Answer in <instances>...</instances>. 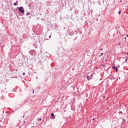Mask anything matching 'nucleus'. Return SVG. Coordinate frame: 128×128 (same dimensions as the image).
Segmentation results:
<instances>
[{
    "instance_id": "obj_4",
    "label": "nucleus",
    "mask_w": 128,
    "mask_h": 128,
    "mask_svg": "<svg viewBox=\"0 0 128 128\" xmlns=\"http://www.w3.org/2000/svg\"><path fill=\"white\" fill-rule=\"evenodd\" d=\"M30 54H34V50H31L29 52Z\"/></svg>"
},
{
    "instance_id": "obj_9",
    "label": "nucleus",
    "mask_w": 128,
    "mask_h": 128,
    "mask_svg": "<svg viewBox=\"0 0 128 128\" xmlns=\"http://www.w3.org/2000/svg\"><path fill=\"white\" fill-rule=\"evenodd\" d=\"M122 122H124V118H122Z\"/></svg>"
},
{
    "instance_id": "obj_27",
    "label": "nucleus",
    "mask_w": 128,
    "mask_h": 128,
    "mask_svg": "<svg viewBox=\"0 0 128 128\" xmlns=\"http://www.w3.org/2000/svg\"><path fill=\"white\" fill-rule=\"evenodd\" d=\"M120 2H122V0H120Z\"/></svg>"
},
{
    "instance_id": "obj_6",
    "label": "nucleus",
    "mask_w": 128,
    "mask_h": 128,
    "mask_svg": "<svg viewBox=\"0 0 128 128\" xmlns=\"http://www.w3.org/2000/svg\"><path fill=\"white\" fill-rule=\"evenodd\" d=\"M51 116H52V118L54 120V114H52Z\"/></svg>"
},
{
    "instance_id": "obj_12",
    "label": "nucleus",
    "mask_w": 128,
    "mask_h": 128,
    "mask_svg": "<svg viewBox=\"0 0 128 128\" xmlns=\"http://www.w3.org/2000/svg\"><path fill=\"white\" fill-rule=\"evenodd\" d=\"M72 34H74V33H72V34L70 33V36H72Z\"/></svg>"
},
{
    "instance_id": "obj_11",
    "label": "nucleus",
    "mask_w": 128,
    "mask_h": 128,
    "mask_svg": "<svg viewBox=\"0 0 128 128\" xmlns=\"http://www.w3.org/2000/svg\"><path fill=\"white\" fill-rule=\"evenodd\" d=\"M118 12L119 14H120L122 12L121 11H119Z\"/></svg>"
},
{
    "instance_id": "obj_13",
    "label": "nucleus",
    "mask_w": 128,
    "mask_h": 128,
    "mask_svg": "<svg viewBox=\"0 0 128 128\" xmlns=\"http://www.w3.org/2000/svg\"><path fill=\"white\" fill-rule=\"evenodd\" d=\"M22 74H23V76H24V74H26V73L25 72H23Z\"/></svg>"
},
{
    "instance_id": "obj_22",
    "label": "nucleus",
    "mask_w": 128,
    "mask_h": 128,
    "mask_svg": "<svg viewBox=\"0 0 128 128\" xmlns=\"http://www.w3.org/2000/svg\"><path fill=\"white\" fill-rule=\"evenodd\" d=\"M124 40H126V38H124Z\"/></svg>"
},
{
    "instance_id": "obj_17",
    "label": "nucleus",
    "mask_w": 128,
    "mask_h": 128,
    "mask_svg": "<svg viewBox=\"0 0 128 128\" xmlns=\"http://www.w3.org/2000/svg\"><path fill=\"white\" fill-rule=\"evenodd\" d=\"M121 44L120 43H119L118 44V46H120Z\"/></svg>"
},
{
    "instance_id": "obj_16",
    "label": "nucleus",
    "mask_w": 128,
    "mask_h": 128,
    "mask_svg": "<svg viewBox=\"0 0 128 128\" xmlns=\"http://www.w3.org/2000/svg\"><path fill=\"white\" fill-rule=\"evenodd\" d=\"M125 62H128V60L126 59Z\"/></svg>"
},
{
    "instance_id": "obj_24",
    "label": "nucleus",
    "mask_w": 128,
    "mask_h": 128,
    "mask_svg": "<svg viewBox=\"0 0 128 128\" xmlns=\"http://www.w3.org/2000/svg\"><path fill=\"white\" fill-rule=\"evenodd\" d=\"M126 36L128 38V35H126Z\"/></svg>"
},
{
    "instance_id": "obj_1",
    "label": "nucleus",
    "mask_w": 128,
    "mask_h": 128,
    "mask_svg": "<svg viewBox=\"0 0 128 128\" xmlns=\"http://www.w3.org/2000/svg\"><path fill=\"white\" fill-rule=\"evenodd\" d=\"M18 10L21 14H24V7L20 6L18 8Z\"/></svg>"
},
{
    "instance_id": "obj_15",
    "label": "nucleus",
    "mask_w": 128,
    "mask_h": 128,
    "mask_svg": "<svg viewBox=\"0 0 128 128\" xmlns=\"http://www.w3.org/2000/svg\"><path fill=\"white\" fill-rule=\"evenodd\" d=\"M40 120H42V118H40Z\"/></svg>"
},
{
    "instance_id": "obj_5",
    "label": "nucleus",
    "mask_w": 128,
    "mask_h": 128,
    "mask_svg": "<svg viewBox=\"0 0 128 128\" xmlns=\"http://www.w3.org/2000/svg\"><path fill=\"white\" fill-rule=\"evenodd\" d=\"M14 6H18V2L16 1V2L14 3Z\"/></svg>"
},
{
    "instance_id": "obj_20",
    "label": "nucleus",
    "mask_w": 128,
    "mask_h": 128,
    "mask_svg": "<svg viewBox=\"0 0 128 128\" xmlns=\"http://www.w3.org/2000/svg\"><path fill=\"white\" fill-rule=\"evenodd\" d=\"M100 50H102V48H100Z\"/></svg>"
},
{
    "instance_id": "obj_26",
    "label": "nucleus",
    "mask_w": 128,
    "mask_h": 128,
    "mask_svg": "<svg viewBox=\"0 0 128 128\" xmlns=\"http://www.w3.org/2000/svg\"><path fill=\"white\" fill-rule=\"evenodd\" d=\"M70 10H72V8H70Z\"/></svg>"
},
{
    "instance_id": "obj_7",
    "label": "nucleus",
    "mask_w": 128,
    "mask_h": 128,
    "mask_svg": "<svg viewBox=\"0 0 128 128\" xmlns=\"http://www.w3.org/2000/svg\"><path fill=\"white\" fill-rule=\"evenodd\" d=\"M30 14V12H27L26 14V16H28Z\"/></svg>"
},
{
    "instance_id": "obj_19",
    "label": "nucleus",
    "mask_w": 128,
    "mask_h": 128,
    "mask_svg": "<svg viewBox=\"0 0 128 128\" xmlns=\"http://www.w3.org/2000/svg\"><path fill=\"white\" fill-rule=\"evenodd\" d=\"M92 120H94V118H92Z\"/></svg>"
},
{
    "instance_id": "obj_18",
    "label": "nucleus",
    "mask_w": 128,
    "mask_h": 128,
    "mask_svg": "<svg viewBox=\"0 0 128 128\" xmlns=\"http://www.w3.org/2000/svg\"><path fill=\"white\" fill-rule=\"evenodd\" d=\"M122 111L120 112V114H122Z\"/></svg>"
},
{
    "instance_id": "obj_8",
    "label": "nucleus",
    "mask_w": 128,
    "mask_h": 128,
    "mask_svg": "<svg viewBox=\"0 0 128 128\" xmlns=\"http://www.w3.org/2000/svg\"><path fill=\"white\" fill-rule=\"evenodd\" d=\"M88 76H91L92 77V76H94V74H88Z\"/></svg>"
},
{
    "instance_id": "obj_25",
    "label": "nucleus",
    "mask_w": 128,
    "mask_h": 128,
    "mask_svg": "<svg viewBox=\"0 0 128 128\" xmlns=\"http://www.w3.org/2000/svg\"><path fill=\"white\" fill-rule=\"evenodd\" d=\"M103 98H104V96Z\"/></svg>"
},
{
    "instance_id": "obj_23",
    "label": "nucleus",
    "mask_w": 128,
    "mask_h": 128,
    "mask_svg": "<svg viewBox=\"0 0 128 128\" xmlns=\"http://www.w3.org/2000/svg\"><path fill=\"white\" fill-rule=\"evenodd\" d=\"M34 90H33V91H32V94H34Z\"/></svg>"
},
{
    "instance_id": "obj_21",
    "label": "nucleus",
    "mask_w": 128,
    "mask_h": 128,
    "mask_svg": "<svg viewBox=\"0 0 128 128\" xmlns=\"http://www.w3.org/2000/svg\"><path fill=\"white\" fill-rule=\"evenodd\" d=\"M106 66V65L104 64V65H102V66Z\"/></svg>"
},
{
    "instance_id": "obj_14",
    "label": "nucleus",
    "mask_w": 128,
    "mask_h": 128,
    "mask_svg": "<svg viewBox=\"0 0 128 128\" xmlns=\"http://www.w3.org/2000/svg\"><path fill=\"white\" fill-rule=\"evenodd\" d=\"M51 36H52V35H50V36H49V38H50Z\"/></svg>"
},
{
    "instance_id": "obj_2",
    "label": "nucleus",
    "mask_w": 128,
    "mask_h": 128,
    "mask_svg": "<svg viewBox=\"0 0 128 128\" xmlns=\"http://www.w3.org/2000/svg\"><path fill=\"white\" fill-rule=\"evenodd\" d=\"M86 78L88 80H92V76L87 75Z\"/></svg>"
},
{
    "instance_id": "obj_10",
    "label": "nucleus",
    "mask_w": 128,
    "mask_h": 128,
    "mask_svg": "<svg viewBox=\"0 0 128 128\" xmlns=\"http://www.w3.org/2000/svg\"><path fill=\"white\" fill-rule=\"evenodd\" d=\"M102 54H104V53H101V54L100 56V57L102 56Z\"/></svg>"
},
{
    "instance_id": "obj_3",
    "label": "nucleus",
    "mask_w": 128,
    "mask_h": 128,
    "mask_svg": "<svg viewBox=\"0 0 128 128\" xmlns=\"http://www.w3.org/2000/svg\"><path fill=\"white\" fill-rule=\"evenodd\" d=\"M112 68H113L114 70L116 72H118V67L116 66H114Z\"/></svg>"
}]
</instances>
